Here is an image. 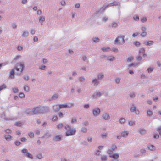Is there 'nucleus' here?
<instances>
[{
  "label": "nucleus",
  "mask_w": 161,
  "mask_h": 161,
  "mask_svg": "<svg viewBox=\"0 0 161 161\" xmlns=\"http://www.w3.org/2000/svg\"><path fill=\"white\" fill-rule=\"evenodd\" d=\"M64 124H63L62 123H60L57 125V128L58 129H61L64 127Z\"/></svg>",
  "instance_id": "32"
},
{
  "label": "nucleus",
  "mask_w": 161,
  "mask_h": 161,
  "mask_svg": "<svg viewBox=\"0 0 161 161\" xmlns=\"http://www.w3.org/2000/svg\"><path fill=\"white\" fill-rule=\"evenodd\" d=\"M81 131L84 133H86L87 132V128L83 127L81 129Z\"/></svg>",
  "instance_id": "49"
},
{
  "label": "nucleus",
  "mask_w": 161,
  "mask_h": 161,
  "mask_svg": "<svg viewBox=\"0 0 161 161\" xmlns=\"http://www.w3.org/2000/svg\"><path fill=\"white\" fill-rule=\"evenodd\" d=\"M118 26V24L115 22H113L111 24H110L109 27H111L113 28H116Z\"/></svg>",
  "instance_id": "25"
},
{
  "label": "nucleus",
  "mask_w": 161,
  "mask_h": 161,
  "mask_svg": "<svg viewBox=\"0 0 161 161\" xmlns=\"http://www.w3.org/2000/svg\"><path fill=\"white\" fill-rule=\"evenodd\" d=\"M111 148L113 151H115L117 149L116 145L115 144H113L111 146Z\"/></svg>",
  "instance_id": "45"
},
{
  "label": "nucleus",
  "mask_w": 161,
  "mask_h": 161,
  "mask_svg": "<svg viewBox=\"0 0 161 161\" xmlns=\"http://www.w3.org/2000/svg\"><path fill=\"white\" fill-rule=\"evenodd\" d=\"M138 131L141 135H144L146 134L147 130L146 129L143 128H140L138 130Z\"/></svg>",
  "instance_id": "17"
},
{
  "label": "nucleus",
  "mask_w": 161,
  "mask_h": 161,
  "mask_svg": "<svg viewBox=\"0 0 161 161\" xmlns=\"http://www.w3.org/2000/svg\"><path fill=\"white\" fill-rule=\"evenodd\" d=\"M39 21L41 22V25L42 24V23L45 20V18L43 16H40L39 17Z\"/></svg>",
  "instance_id": "36"
},
{
  "label": "nucleus",
  "mask_w": 161,
  "mask_h": 161,
  "mask_svg": "<svg viewBox=\"0 0 161 161\" xmlns=\"http://www.w3.org/2000/svg\"><path fill=\"white\" fill-rule=\"evenodd\" d=\"M24 63L20 62L17 64L15 67L16 70L18 71L17 73L18 75H20L23 71L24 68Z\"/></svg>",
  "instance_id": "4"
},
{
  "label": "nucleus",
  "mask_w": 161,
  "mask_h": 161,
  "mask_svg": "<svg viewBox=\"0 0 161 161\" xmlns=\"http://www.w3.org/2000/svg\"><path fill=\"white\" fill-rule=\"evenodd\" d=\"M37 157L39 159H41L42 158V153H39L37 155Z\"/></svg>",
  "instance_id": "63"
},
{
  "label": "nucleus",
  "mask_w": 161,
  "mask_h": 161,
  "mask_svg": "<svg viewBox=\"0 0 161 161\" xmlns=\"http://www.w3.org/2000/svg\"><path fill=\"white\" fill-rule=\"evenodd\" d=\"M47 68V67L45 65H42L40 66L39 67V69L41 70H45Z\"/></svg>",
  "instance_id": "48"
},
{
  "label": "nucleus",
  "mask_w": 161,
  "mask_h": 161,
  "mask_svg": "<svg viewBox=\"0 0 161 161\" xmlns=\"http://www.w3.org/2000/svg\"><path fill=\"white\" fill-rule=\"evenodd\" d=\"M14 69H12L10 72V76L9 77L11 79H14Z\"/></svg>",
  "instance_id": "30"
},
{
  "label": "nucleus",
  "mask_w": 161,
  "mask_h": 161,
  "mask_svg": "<svg viewBox=\"0 0 161 161\" xmlns=\"http://www.w3.org/2000/svg\"><path fill=\"white\" fill-rule=\"evenodd\" d=\"M128 124L130 126H133L135 124V121L133 120H130L129 121Z\"/></svg>",
  "instance_id": "39"
},
{
  "label": "nucleus",
  "mask_w": 161,
  "mask_h": 161,
  "mask_svg": "<svg viewBox=\"0 0 161 161\" xmlns=\"http://www.w3.org/2000/svg\"><path fill=\"white\" fill-rule=\"evenodd\" d=\"M148 149L150 151H154L156 149L155 147L153 145L149 144L148 145Z\"/></svg>",
  "instance_id": "21"
},
{
  "label": "nucleus",
  "mask_w": 161,
  "mask_h": 161,
  "mask_svg": "<svg viewBox=\"0 0 161 161\" xmlns=\"http://www.w3.org/2000/svg\"><path fill=\"white\" fill-rule=\"evenodd\" d=\"M104 77V74L103 72H100L97 75V78L98 80H102Z\"/></svg>",
  "instance_id": "19"
},
{
  "label": "nucleus",
  "mask_w": 161,
  "mask_h": 161,
  "mask_svg": "<svg viewBox=\"0 0 161 161\" xmlns=\"http://www.w3.org/2000/svg\"><path fill=\"white\" fill-rule=\"evenodd\" d=\"M34 115H37L40 114L39 106L32 108Z\"/></svg>",
  "instance_id": "13"
},
{
  "label": "nucleus",
  "mask_w": 161,
  "mask_h": 161,
  "mask_svg": "<svg viewBox=\"0 0 161 161\" xmlns=\"http://www.w3.org/2000/svg\"><path fill=\"white\" fill-rule=\"evenodd\" d=\"M23 88L24 91L26 92H28L29 91L30 88L27 85H25L24 86Z\"/></svg>",
  "instance_id": "34"
},
{
  "label": "nucleus",
  "mask_w": 161,
  "mask_h": 161,
  "mask_svg": "<svg viewBox=\"0 0 161 161\" xmlns=\"http://www.w3.org/2000/svg\"><path fill=\"white\" fill-rule=\"evenodd\" d=\"M5 131L6 133L7 134H11L12 132L11 130L10 129H7L5 130Z\"/></svg>",
  "instance_id": "55"
},
{
  "label": "nucleus",
  "mask_w": 161,
  "mask_h": 161,
  "mask_svg": "<svg viewBox=\"0 0 161 161\" xmlns=\"http://www.w3.org/2000/svg\"><path fill=\"white\" fill-rule=\"evenodd\" d=\"M67 108H71L74 105V103H66Z\"/></svg>",
  "instance_id": "53"
},
{
  "label": "nucleus",
  "mask_w": 161,
  "mask_h": 161,
  "mask_svg": "<svg viewBox=\"0 0 161 161\" xmlns=\"http://www.w3.org/2000/svg\"><path fill=\"white\" fill-rule=\"evenodd\" d=\"M153 42L152 41H150L148 42H146L144 43V44L146 46H151L153 45Z\"/></svg>",
  "instance_id": "33"
},
{
  "label": "nucleus",
  "mask_w": 161,
  "mask_h": 161,
  "mask_svg": "<svg viewBox=\"0 0 161 161\" xmlns=\"http://www.w3.org/2000/svg\"><path fill=\"white\" fill-rule=\"evenodd\" d=\"M78 80L80 82H84L85 80V78L83 76H81L78 78Z\"/></svg>",
  "instance_id": "37"
},
{
  "label": "nucleus",
  "mask_w": 161,
  "mask_h": 161,
  "mask_svg": "<svg viewBox=\"0 0 161 161\" xmlns=\"http://www.w3.org/2000/svg\"><path fill=\"white\" fill-rule=\"evenodd\" d=\"M19 97L21 98H23L25 97V96L24 93H20L19 95Z\"/></svg>",
  "instance_id": "64"
},
{
  "label": "nucleus",
  "mask_w": 161,
  "mask_h": 161,
  "mask_svg": "<svg viewBox=\"0 0 161 161\" xmlns=\"http://www.w3.org/2000/svg\"><path fill=\"white\" fill-rule=\"evenodd\" d=\"M49 111V109L47 107L39 106L40 114L46 113Z\"/></svg>",
  "instance_id": "6"
},
{
  "label": "nucleus",
  "mask_w": 161,
  "mask_h": 161,
  "mask_svg": "<svg viewBox=\"0 0 161 161\" xmlns=\"http://www.w3.org/2000/svg\"><path fill=\"white\" fill-rule=\"evenodd\" d=\"M113 151L112 150V149H109L107 151V153L109 155H112L113 154H112Z\"/></svg>",
  "instance_id": "56"
},
{
  "label": "nucleus",
  "mask_w": 161,
  "mask_h": 161,
  "mask_svg": "<svg viewBox=\"0 0 161 161\" xmlns=\"http://www.w3.org/2000/svg\"><path fill=\"white\" fill-rule=\"evenodd\" d=\"M58 94H55L53 95L51 98L52 100H55L58 98Z\"/></svg>",
  "instance_id": "52"
},
{
  "label": "nucleus",
  "mask_w": 161,
  "mask_h": 161,
  "mask_svg": "<svg viewBox=\"0 0 161 161\" xmlns=\"http://www.w3.org/2000/svg\"><path fill=\"white\" fill-rule=\"evenodd\" d=\"M120 4V2L117 1H114L108 4L105 3L101 8L98 11V12L102 13L104 12L107 8L114 6L119 5Z\"/></svg>",
  "instance_id": "3"
},
{
  "label": "nucleus",
  "mask_w": 161,
  "mask_h": 161,
  "mask_svg": "<svg viewBox=\"0 0 161 161\" xmlns=\"http://www.w3.org/2000/svg\"><path fill=\"white\" fill-rule=\"evenodd\" d=\"M92 40L93 42L95 43H98L100 41V39L98 37H94Z\"/></svg>",
  "instance_id": "35"
},
{
  "label": "nucleus",
  "mask_w": 161,
  "mask_h": 161,
  "mask_svg": "<svg viewBox=\"0 0 161 161\" xmlns=\"http://www.w3.org/2000/svg\"><path fill=\"white\" fill-rule=\"evenodd\" d=\"M4 138L7 141H10L12 140V136L10 135H5Z\"/></svg>",
  "instance_id": "23"
},
{
  "label": "nucleus",
  "mask_w": 161,
  "mask_h": 161,
  "mask_svg": "<svg viewBox=\"0 0 161 161\" xmlns=\"http://www.w3.org/2000/svg\"><path fill=\"white\" fill-rule=\"evenodd\" d=\"M36 31L34 29H32L30 30V33L31 35H34Z\"/></svg>",
  "instance_id": "61"
},
{
  "label": "nucleus",
  "mask_w": 161,
  "mask_h": 161,
  "mask_svg": "<svg viewBox=\"0 0 161 161\" xmlns=\"http://www.w3.org/2000/svg\"><path fill=\"white\" fill-rule=\"evenodd\" d=\"M125 36L120 35L117 37L114 42V44L117 45H123L125 42Z\"/></svg>",
  "instance_id": "2"
},
{
  "label": "nucleus",
  "mask_w": 161,
  "mask_h": 161,
  "mask_svg": "<svg viewBox=\"0 0 161 161\" xmlns=\"http://www.w3.org/2000/svg\"><path fill=\"white\" fill-rule=\"evenodd\" d=\"M142 58L140 55H138L136 57V59L137 62H140L142 60Z\"/></svg>",
  "instance_id": "42"
},
{
  "label": "nucleus",
  "mask_w": 161,
  "mask_h": 161,
  "mask_svg": "<svg viewBox=\"0 0 161 161\" xmlns=\"http://www.w3.org/2000/svg\"><path fill=\"white\" fill-rule=\"evenodd\" d=\"M63 138V136L62 135H56L53 138V140L55 142H60L62 140Z\"/></svg>",
  "instance_id": "9"
},
{
  "label": "nucleus",
  "mask_w": 161,
  "mask_h": 161,
  "mask_svg": "<svg viewBox=\"0 0 161 161\" xmlns=\"http://www.w3.org/2000/svg\"><path fill=\"white\" fill-rule=\"evenodd\" d=\"M121 78L119 77H116L115 79V81L116 84H119L120 83Z\"/></svg>",
  "instance_id": "31"
},
{
  "label": "nucleus",
  "mask_w": 161,
  "mask_h": 161,
  "mask_svg": "<svg viewBox=\"0 0 161 161\" xmlns=\"http://www.w3.org/2000/svg\"><path fill=\"white\" fill-rule=\"evenodd\" d=\"M51 136V134L49 132H48L44 134L43 136L42 137V138L43 139L44 138H48L50 137Z\"/></svg>",
  "instance_id": "20"
},
{
  "label": "nucleus",
  "mask_w": 161,
  "mask_h": 161,
  "mask_svg": "<svg viewBox=\"0 0 161 161\" xmlns=\"http://www.w3.org/2000/svg\"><path fill=\"white\" fill-rule=\"evenodd\" d=\"M29 35V33L27 31H23L22 36L23 37H25L28 36Z\"/></svg>",
  "instance_id": "26"
},
{
  "label": "nucleus",
  "mask_w": 161,
  "mask_h": 161,
  "mask_svg": "<svg viewBox=\"0 0 161 161\" xmlns=\"http://www.w3.org/2000/svg\"><path fill=\"white\" fill-rule=\"evenodd\" d=\"M101 111L99 108L97 107L92 110L93 115L95 117L98 116L100 113Z\"/></svg>",
  "instance_id": "7"
},
{
  "label": "nucleus",
  "mask_w": 161,
  "mask_h": 161,
  "mask_svg": "<svg viewBox=\"0 0 161 161\" xmlns=\"http://www.w3.org/2000/svg\"><path fill=\"white\" fill-rule=\"evenodd\" d=\"M58 119L57 116H54L52 119V120L54 122L56 121Z\"/></svg>",
  "instance_id": "62"
},
{
  "label": "nucleus",
  "mask_w": 161,
  "mask_h": 161,
  "mask_svg": "<svg viewBox=\"0 0 161 161\" xmlns=\"http://www.w3.org/2000/svg\"><path fill=\"white\" fill-rule=\"evenodd\" d=\"M134 58L132 56H130L128 58L127 61L128 62H130L132 61L133 60Z\"/></svg>",
  "instance_id": "40"
},
{
  "label": "nucleus",
  "mask_w": 161,
  "mask_h": 161,
  "mask_svg": "<svg viewBox=\"0 0 161 161\" xmlns=\"http://www.w3.org/2000/svg\"><path fill=\"white\" fill-rule=\"evenodd\" d=\"M141 29L142 32H146V28L145 26H143L141 27Z\"/></svg>",
  "instance_id": "57"
},
{
  "label": "nucleus",
  "mask_w": 161,
  "mask_h": 161,
  "mask_svg": "<svg viewBox=\"0 0 161 161\" xmlns=\"http://www.w3.org/2000/svg\"><path fill=\"white\" fill-rule=\"evenodd\" d=\"M101 50L103 52H108L111 50V48L109 47H103L101 48Z\"/></svg>",
  "instance_id": "22"
},
{
  "label": "nucleus",
  "mask_w": 161,
  "mask_h": 161,
  "mask_svg": "<svg viewBox=\"0 0 161 161\" xmlns=\"http://www.w3.org/2000/svg\"><path fill=\"white\" fill-rule=\"evenodd\" d=\"M134 44L136 46H139L140 45V43L138 41H136L134 42Z\"/></svg>",
  "instance_id": "59"
},
{
  "label": "nucleus",
  "mask_w": 161,
  "mask_h": 161,
  "mask_svg": "<svg viewBox=\"0 0 161 161\" xmlns=\"http://www.w3.org/2000/svg\"><path fill=\"white\" fill-rule=\"evenodd\" d=\"M21 152L24 154V155L28 158H29L31 159L33 158V155L30 153L26 148H23L21 150Z\"/></svg>",
  "instance_id": "5"
},
{
  "label": "nucleus",
  "mask_w": 161,
  "mask_h": 161,
  "mask_svg": "<svg viewBox=\"0 0 161 161\" xmlns=\"http://www.w3.org/2000/svg\"><path fill=\"white\" fill-rule=\"evenodd\" d=\"M64 127L66 130L65 135L66 136H73L75 134L76 131V129L74 128H71V127L68 124H66L64 125Z\"/></svg>",
  "instance_id": "1"
},
{
  "label": "nucleus",
  "mask_w": 161,
  "mask_h": 161,
  "mask_svg": "<svg viewBox=\"0 0 161 161\" xmlns=\"http://www.w3.org/2000/svg\"><path fill=\"white\" fill-rule=\"evenodd\" d=\"M128 132L126 131H124L121 132V135L122 137L126 138L128 135Z\"/></svg>",
  "instance_id": "18"
},
{
  "label": "nucleus",
  "mask_w": 161,
  "mask_h": 161,
  "mask_svg": "<svg viewBox=\"0 0 161 161\" xmlns=\"http://www.w3.org/2000/svg\"><path fill=\"white\" fill-rule=\"evenodd\" d=\"M153 114L152 111L150 109H148L147 111V115L148 117H151Z\"/></svg>",
  "instance_id": "24"
},
{
  "label": "nucleus",
  "mask_w": 161,
  "mask_h": 161,
  "mask_svg": "<svg viewBox=\"0 0 161 161\" xmlns=\"http://www.w3.org/2000/svg\"><path fill=\"white\" fill-rule=\"evenodd\" d=\"M5 113L4 112H3V113L2 114H1V117L2 118H4V119L6 120H10V119H8V118H6L5 117Z\"/></svg>",
  "instance_id": "44"
},
{
  "label": "nucleus",
  "mask_w": 161,
  "mask_h": 161,
  "mask_svg": "<svg viewBox=\"0 0 161 161\" xmlns=\"http://www.w3.org/2000/svg\"><path fill=\"white\" fill-rule=\"evenodd\" d=\"M101 158V161H106L107 159V156L105 155H102Z\"/></svg>",
  "instance_id": "29"
},
{
  "label": "nucleus",
  "mask_w": 161,
  "mask_h": 161,
  "mask_svg": "<svg viewBox=\"0 0 161 161\" xmlns=\"http://www.w3.org/2000/svg\"><path fill=\"white\" fill-rule=\"evenodd\" d=\"M119 154L118 153H115L109 155V157L114 159H118L119 158Z\"/></svg>",
  "instance_id": "15"
},
{
  "label": "nucleus",
  "mask_w": 161,
  "mask_h": 161,
  "mask_svg": "<svg viewBox=\"0 0 161 161\" xmlns=\"http://www.w3.org/2000/svg\"><path fill=\"white\" fill-rule=\"evenodd\" d=\"M60 108V109L61 108H67V105L66 104H62L59 105Z\"/></svg>",
  "instance_id": "41"
},
{
  "label": "nucleus",
  "mask_w": 161,
  "mask_h": 161,
  "mask_svg": "<svg viewBox=\"0 0 161 161\" xmlns=\"http://www.w3.org/2000/svg\"><path fill=\"white\" fill-rule=\"evenodd\" d=\"M103 94V92H95L92 96L93 98L96 99L100 97Z\"/></svg>",
  "instance_id": "8"
},
{
  "label": "nucleus",
  "mask_w": 161,
  "mask_h": 161,
  "mask_svg": "<svg viewBox=\"0 0 161 161\" xmlns=\"http://www.w3.org/2000/svg\"><path fill=\"white\" fill-rule=\"evenodd\" d=\"M108 136V134L107 133H105L103 134H102L101 135V138L103 139H105Z\"/></svg>",
  "instance_id": "38"
},
{
  "label": "nucleus",
  "mask_w": 161,
  "mask_h": 161,
  "mask_svg": "<svg viewBox=\"0 0 161 161\" xmlns=\"http://www.w3.org/2000/svg\"><path fill=\"white\" fill-rule=\"evenodd\" d=\"M136 109V107L132 106L130 109V111L131 112H134Z\"/></svg>",
  "instance_id": "54"
},
{
  "label": "nucleus",
  "mask_w": 161,
  "mask_h": 161,
  "mask_svg": "<svg viewBox=\"0 0 161 161\" xmlns=\"http://www.w3.org/2000/svg\"><path fill=\"white\" fill-rule=\"evenodd\" d=\"M13 92L14 93H18L19 92V90L17 87H14L12 88Z\"/></svg>",
  "instance_id": "47"
},
{
  "label": "nucleus",
  "mask_w": 161,
  "mask_h": 161,
  "mask_svg": "<svg viewBox=\"0 0 161 161\" xmlns=\"http://www.w3.org/2000/svg\"><path fill=\"white\" fill-rule=\"evenodd\" d=\"M115 57L113 56H108L107 57L106 60L109 61H113L115 60Z\"/></svg>",
  "instance_id": "28"
},
{
  "label": "nucleus",
  "mask_w": 161,
  "mask_h": 161,
  "mask_svg": "<svg viewBox=\"0 0 161 161\" xmlns=\"http://www.w3.org/2000/svg\"><path fill=\"white\" fill-rule=\"evenodd\" d=\"M102 118L104 120H108L110 119V116L108 113H104L102 114Z\"/></svg>",
  "instance_id": "10"
},
{
  "label": "nucleus",
  "mask_w": 161,
  "mask_h": 161,
  "mask_svg": "<svg viewBox=\"0 0 161 161\" xmlns=\"http://www.w3.org/2000/svg\"><path fill=\"white\" fill-rule=\"evenodd\" d=\"M83 107L85 109H88L90 108L89 105L88 104H85L84 105Z\"/></svg>",
  "instance_id": "60"
},
{
  "label": "nucleus",
  "mask_w": 161,
  "mask_h": 161,
  "mask_svg": "<svg viewBox=\"0 0 161 161\" xmlns=\"http://www.w3.org/2000/svg\"><path fill=\"white\" fill-rule=\"evenodd\" d=\"M130 97L131 98H133L136 96L135 93L134 92H131L129 94Z\"/></svg>",
  "instance_id": "51"
},
{
  "label": "nucleus",
  "mask_w": 161,
  "mask_h": 161,
  "mask_svg": "<svg viewBox=\"0 0 161 161\" xmlns=\"http://www.w3.org/2000/svg\"><path fill=\"white\" fill-rule=\"evenodd\" d=\"M145 49L143 48H140L139 50V53L140 54H143L145 53Z\"/></svg>",
  "instance_id": "50"
},
{
  "label": "nucleus",
  "mask_w": 161,
  "mask_h": 161,
  "mask_svg": "<svg viewBox=\"0 0 161 161\" xmlns=\"http://www.w3.org/2000/svg\"><path fill=\"white\" fill-rule=\"evenodd\" d=\"M140 64V62H137V63H130L128 65L129 67H130L132 66H134V67H137Z\"/></svg>",
  "instance_id": "14"
},
{
  "label": "nucleus",
  "mask_w": 161,
  "mask_h": 161,
  "mask_svg": "<svg viewBox=\"0 0 161 161\" xmlns=\"http://www.w3.org/2000/svg\"><path fill=\"white\" fill-rule=\"evenodd\" d=\"M26 114L28 116L34 115V113L32 108H29L25 111Z\"/></svg>",
  "instance_id": "11"
},
{
  "label": "nucleus",
  "mask_w": 161,
  "mask_h": 161,
  "mask_svg": "<svg viewBox=\"0 0 161 161\" xmlns=\"http://www.w3.org/2000/svg\"><path fill=\"white\" fill-rule=\"evenodd\" d=\"M147 35V33L146 32H142L141 34V36L142 37H145Z\"/></svg>",
  "instance_id": "58"
},
{
  "label": "nucleus",
  "mask_w": 161,
  "mask_h": 161,
  "mask_svg": "<svg viewBox=\"0 0 161 161\" xmlns=\"http://www.w3.org/2000/svg\"><path fill=\"white\" fill-rule=\"evenodd\" d=\"M53 109L54 111L57 112L60 109V106L59 104H56L53 107Z\"/></svg>",
  "instance_id": "16"
},
{
  "label": "nucleus",
  "mask_w": 161,
  "mask_h": 161,
  "mask_svg": "<svg viewBox=\"0 0 161 161\" xmlns=\"http://www.w3.org/2000/svg\"><path fill=\"white\" fill-rule=\"evenodd\" d=\"M6 88V85L5 84H3L0 86V91L2 90L5 89Z\"/></svg>",
  "instance_id": "43"
},
{
  "label": "nucleus",
  "mask_w": 161,
  "mask_h": 161,
  "mask_svg": "<svg viewBox=\"0 0 161 161\" xmlns=\"http://www.w3.org/2000/svg\"><path fill=\"white\" fill-rule=\"evenodd\" d=\"M91 83L93 86H97L100 83V82L98 79L94 78L92 79Z\"/></svg>",
  "instance_id": "12"
},
{
  "label": "nucleus",
  "mask_w": 161,
  "mask_h": 161,
  "mask_svg": "<svg viewBox=\"0 0 161 161\" xmlns=\"http://www.w3.org/2000/svg\"><path fill=\"white\" fill-rule=\"evenodd\" d=\"M126 122L125 119V118L121 117L119 119V123L121 124H124Z\"/></svg>",
  "instance_id": "27"
},
{
  "label": "nucleus",
  "mask_w": 161,
  "mask_h": 161,
  "mask_svg": "<svg viewBox=\"0 0 161 161\" xmlns=\"http://www.w3.org/2000/svg\"><path fill=\"white\" fill-rule=\"evenodd\" d=\"M153 70V67H149L147 69V71L148 73H150L152 72Z\"/></svg>",
  "instance_id": "46"
}]
</instances>
